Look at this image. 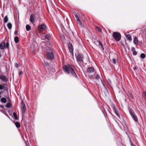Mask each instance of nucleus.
<instances>
[{
    "instance_id": "obj_1",
    "label": "nucleus",
    "mask_w": 146,
    "mask_h": 146,
    "mask_svg": "<svg viewBox=\"0 0 146 146\" xmlns=\"http://www.w3.org/2000/svg\"><path fill=\"white\" fill-rule=\"evenodd\" d=\"M63 69L64 72L68 74L71 73L74 77L77 78V76L74 70L70 64L64 66Z\"/></svg>"
},
{
    "instance_id": "obj_2",
    "label": "nucleus",
    "mask_w": 146,
    "mask_h": 146,
    "mask_svg": "<svg viewBox=\"0 0 146 146\" xmlns=\"http://www.w3.org/2000/svg\"><path fill=\"white\" fill-rule=\"evenodd\" d=\"M47 50L46 54V58L50 60H53L54 58V55L53 53V49L49 47L46 48Z\"/></svg>"
},
{
    "instance_id": "obj_3",
    "label": "nucleus",
    "mask_w": 146,
    "mask_h": 146,
    "mask_svg": "<svg viewBox=\"0 0 146 146\" xmlns=\"http://www.w3.org/2000/svg\"><path fill=\"white\" fill-rule=\"evenodd\" d=\"M84 57L82 54H79L77 57V60L78 64L80 66L84 64L83 59Z\"/></svg>"
},
{
    "instance_id": "obj_4",
    "label": "nucleus",
    "mask_w": 146,
    "mask_h": 146,
    "mask_svg": "<svg viewBox=\"0 0 146 146\" xmlns=\"http://www.w3.org/2000/svg\"><path fill=\"white\" fill-rule=\"evenodd\" d=\"M113 38L117 41H119L121 38V35L119 33L117 32H114L113 33Z\"/></svg>"
},
{
    "instance_id": "obj_5",
    "label": "nucleus",
    "mask_w": 146,
    "mask_h": 146,
    "mask_svg": "<svg viewBox=\"0 0 146 146\" xmlns=\"http://www.w3.org/2000/svg\"><path fill=\"white\" fill-rule=\"evenodd\" d=\"M9 46L8 42L6 43L4 42H3L0 44V49L1 50H3L4 48H7Z\"/></svg>"
},
{
    "instance_id": "obj_6",
    "label": "nucleus",
    "mask_w": 146,
    "mask_h": 146,
    "mask_svg": "<svg viewBox=\"0 0 146 146\" xmlns=\"http://www.w3.org/2000/svg\"><path fill=\"white\" fill-rule=\"evenodd\" d=\"M47 27L44 24H43L39 25L38 27V30L39 32H41L43 30H46Z\"/></svg>"
},
{
    "instance_id": "obj_7",
    "label": "nucleus",
    "mask_w": 146,
    "mask_h": 146,
    "mask_svg": "<svg viewBox=\"0 0 146 146\" xmlns=\"http://www.w3.org/2000/svg\"><path fill=\"white\" fill-rule=\"evenodd\" d=\"M36 17V15L33 14H31L30 16V21L32 24H34L35 22Z\"/></svg>"
},
{
    "instance_id": "obj_8",
    "label": "nucleus",
    "mask_w": 146,
    "mask_h": 146,
    "mask_svg": "<svg viewBox=\"0 0 146 146\" xmlns=\"http://www.w3.org/2000/svg\"><path fill=\"white\" fill-rule=\"evenodd\" d=\"M22 112L23 114H25L26 110V108L25 104L22 102L21 104Z\"/></svg>"
},
{
    "instance_id": "obj_9",
    "label": "nucleus",
    "mask_w": 146,
    "mask_h": 146,
    "mask_svg": "<svg viewBox=\"0 0 146 146\" xmlns=\"http://www.w3.org/2000/svg\"><path fill=\"white\" fill-rule=\"evenodd\" d=\"M7 84L6 83H4L2 85L0 84V90H3L5 91L7 90Z\"/></svg>"
},
{
    "instance_id": "obj_10",
    "label": "nucleus",
    "mask_w": 146,
    "mask_h": 146,
    "mask_svg": "<svg viewBox=\"0 0 146 146\" xmlns=\"http://www.w3.org/2000/svg\"><path fill=\"white\" fill-rule=\"evenodd\" d=\"M0 79L4 82H6L8 80V78L3 75H0Z\"/></svg>"
},
{
    "instance_id": "obj_11",
    "label": "nucleus",
    "mask_w": 146,
    "mask_h": 146,
    "mask_svg": "<svg viewBox=\"0 0 146 146\" xmlns=\"http://www.w3.org/2000/svg\"><path fill=\"white\" fill-rule=\"evenodd\" d=\"M98 46L102 50H104V48L103 46V44L100 41L98 40Z\"/></svg>"
},
{
    "instance_id": "obj_12",
    "label": "nucleus",
    "mask_w": 146,
    "mask_h": 146,
    "mask_svg": "<svg viewBox=\"0 0 146 146\" xmlns=\"http://www.w3.org/2000/svg\"><path fill=\"white\" fill-rule=\"evenodd\" d=\"M94 68L92 67H90L88 68L87 72L88 73H91L94 72Z\"/></svg>"
},
{
    "instance_id": "obj_13",
    "label": "nucleus",
    "mask_w": 146,
    "mask_h": 146,
    "mask_svg": "<svg viewBox=\"0 0 146 146\" xmlns=\"http://www.w3.org/2000/svg\"><path fill=\"white\" fill-rule=\"evenodd\" d=\"M75 17L77 19V21L78 22V24L80 26H82V23L81 20L79 19L78 16L77 15H75Z\"/></svg>"
},
{
    "instance_id": "obj_14",
    "label": "nucleus",
    "mask_w": 146,
    "mask_h": 146,
    "mask_svg": "<svg viewBox=\"0 0 146 146\" xmlns=\"http://www.w3.org/2000/svg\"><path fill=\"white\" fill-rule=\"evenodd\" d=\"M125 37L129 41H131L132 40V38L130 34H125Z\"/></svg>"
},
{
    "instance_id": "obj_15",
    "label": "nucleus",
    "mask_w": 146,
    "mask_h": 146,
    "mask_svg": "<svg viewBox=\"0 0 146 146\" xmlns=\"http://www.w3.org/2000/svg\"><path fill=\"white\" fill-rule=\"evenodd\" d=\"M45 38L48 40H50L51 39V37L49 34H47L45 36Z\"/></svg>"
},
{
    "instance_id": "obj_16",
    "label": "nucleus",
    "mask_w": 146,
    "mask_h": 146,
    "mask_svg": "<svg viewBox=\"0 0 146 146\" xmlns=\"http://www.w3.org/2000/svg\"><path fill=\"white\" fill-rule=\"evenodd\" d=\"M1 102L3 103H6L7 102V99H6L4 97H3L2 98L0 99Z\"/></svg>"
},
{
    "instance_id": "obj_17",
    "label": "nucleus",
    "mask_w": 146,
    "mask_h": 146,
    "mask_svg": "<svg viewBox=\"0 0 146 146\" xmlns=\"http://www.w3.org/2000/svg\"><path fill=\"white\" fill-rule=\"evenodd\" d=\"M129 112L130 115L131 116L135 115V113H134V112L132 109H130Z\"/></svg>"
},
{
    "instance_id": "obj_18",
    "label": "nucleus",
    "mask_w": 146,
    "mask_h": 146,
    "mask_svg": "<svg viewBox=\"0 0 146 146\" xmlns=\"http://www.w3.org/2000/svg\"><path fill=\"white\" fill-rule=\"evenodd\" d=\"M133 41L134 43L136 45H137L138 44V40H137V38L136 37H135L134 38Z\"/></svg>"
},
{
    "instance_id": "obj_19",
    "label": "nucleus",
    "mask_w": 146,
    "mask_h": 146,
    "mask_svg": "<svg viewBox=\"0 0 146 146\" xmlns=\"http://www.w3.org/2000/svg\"><path fill=\"white\" fill-rule=\"evenodd\" d=\"M68 46L69 49L70 50V51L71 52L72 51L73 48L72 47V45L71 44H68Z\"/></svg>"
},
{
    "instance_id": "obj_20",
    "label": "nucleus",
    "mask_w": 146,
    "mask_h": 146,
    "mask_svg": "<svg viewBox=\"0 0 146 146\" xmlns=\"http://www.w3.org/2000/svg\"><path fill=\"white\" fill-rule=\"evenodd\" d=\"M110 60L113 63L115 64L116 63V59L115 58H111V59H110Z\"/></svg>"
},
{
    "instance_id": "obj_21",
    "label": "nucleus",
    "mask_w": 146,
    "mask_h": 146,
    "mask_svg": "<svg viewBox=\"0 0 146 146\" xmlns=\"http://www.w3.org/2000/svg\"><path fill=\"white\" fill-rule=\"evenodd\" d=\"M131 50L133 51V55H136L137 54V52L135 50V48H132Z\"/></svg>"
},
{
    "instance_id": "obj_22",
    "label": "nucleus",
    "mask_w": 146,
    "mask_h": 146,
    "mask_svg": "<svg viewBox=\"0 0 146 146\" xmlns=\"http://www.w3.org/2000/svg\"><path fill=\"white\" fill-rule=\"evenodd\" d=\"M31 29V26L28 25H27L26 26V29L27 31H29Z\"/></svg>"
},
{
    "instance_id": "obj_23",
    "label": "nucleus",
    "mask_w": 146,
    "mask_h": 146,
    "mask_svg": "<svg viewBox=\"0 0 146 146\" xmlns=\"http://www.w3.org/2000/svg\"><path fill=\"white\" fill-rule=\"evenodd\" d=\"M96 30L99 32H102L101 29L98 26H96L95 27Z\"/></svg>"
},
{
    "instance_id": "obj_24",
    "label": "nucleus",
    "mask_w": 146,
    "mask_h": 146,
    "mask_svg": "<svg viewBox=\"0 0 146 146\" xmlns=\"http://www.w3.org/2000/svg\"><path fill=\"white\" fill-rule=\"evenodd\" d=\"M7 26L8 29L10 30L12 28V25L10 23H9L7 24Z\"/></svg>"
},
{
    "instance_id": "obj_25",
    "label": "nucleus",
    "mask_w": 146,
    "mask_h": 146,
    "mask_svg": "<svg viewBox=\"0 0 146 146\" xmlns=\"http://www.w3.org/2000/svg\"><path fill=\"white\" fill-rule=\"evenodd\" d=\"M15 42L16 43H17L19 42V39L17 36H15L14 38Z\"/></svg>"
},
{
    "instance_id": "obj_26",
    "label": "nucleus",
    "mask_w": 146,
    "mask_h": 146,
    "mask_svg": "<svg viewBox=\"0 0 146 146\" xmlns=\"http://www.w3.org/2000/svg\"><path fill=\"white\" fill-rule=\"evenodd\" d=\"M8 18L7 16V15L5 17L4 19V22L5 23H6L8 21Z\"/></svg>"
},
{
    "instance_id": "obj_27",
    "label": "nucleus",
    "mask_w": 146,
    "mask_h": 146,
    "mask_svg": "<svg viewBox=\"0 0 146 146\" xmlns=\"http://www.w3.org/2000/svg\"><path fill=\"white\" fill-rule=\"evenodd\" d=\"M132 117L135 121H138L137 117L135 115L132 116Z\"/></svg>"
},
{
    "instance_id": "obj_28",
    "label": "nucleus",
    "mask_w": 146,
    "mask_h": 146,
    "mask_svg": "<svg viewBox=\"0 0 146 146\" xmlns=\"http://www.w3.org/2000/svg\"><path fill=\"white\" fill-rule=\"evenodd\" d=\"M143 97L146 100V92H144L143 94Z\"/></svg>"
},
{
    "instance_id": "obj_29",
    "label": "nucleus",
    "mask_w": 146,
    "mask_h": 146,
    "mask_svg": "<svg viewBox=\"0 0 146 146\" xmlns=\"http://www.w3.org/2000/svg\"><path fill=\"white\" fill-rule=\"evenodd\" d=\"M11 103H8L6 104L5 107L6 108H10L11 107Z\"/></svg>"
},
{
    "instance_id": "obj_30",
    "label": "nucleus",
    "mask_w": 146,
    "mask_h": 146,
    "mask_svg": "<svg viewBox=\"0 0 146 146\" xmlns=\"http://www.w3.org/2000/svg\"><path fill=\"white\" fill-rule=\"evenodd\" d=\"M15 125L17 128H19L20 126V125L19 122H16L15 123Z\"/></svg>"
},
{
    "instance_id": "obj_31",
    "label": "nucleus",
    "mask_w": 146,
    "mask_h": 146,
    "mask_svg": "<svg viewBox=\"0 0 146 146\" xmlns=\"http://www.w3.org/2000/svg\"><path fill=\"white\" fill-rule=\"evenodd\" d=\"M140 57L142 58H144L145 57V55L144 53H142L140 55Z\"/></svg>"
},
{
    "instance_id": "obj_32",
    "label": "nucleus",
    "mask_w": 146,
    "mask_h": 146,
    "mask_svg": "<svg viewBox=\"0 0 146 146\" xmlns=\"http://www.w3.org/2000/svg\"><path fill=\"white\" fill-rule=\"evenodd\" d=\"M13 115L15 119H17V117L16 113L15 112H14L13 113Z\"/></svg>"
},
{
    "instance_id": "obj_33",
    "label": "nucleus",
    "mask_w": 146,
    "mask_h": 146,
    "mask_svg": "<svg viewBox=\"0 0 146 146\" xmlns=\"http://www.w3.org/2000/svg\"><path fill=\"white\" fill-rule=\"evenodd\" d=\"M115 109V113L118 116V117L120 118V117L119 115V114L116 111V110Z\"/></svg>"
},
{
    "instance_id": "obj_34",
    "label": "nucleus",
    "mask_w": 146,
    "mask_h": 146,
    "mask_svg": "<svg viewBox=\"0 0 146 146\" xmlns=\"http://www.w3.org/2000/svg\"><path fill=\"white\" fill-rule=\"evenodd\" d=\"M129 96L132 99H134L133 97V95H132V94H131V93H129Z\"/></svg>"
},
{
    "instance_id": "obj_35",
    "label": "nucleus",
    "mask_w": 146,
    "mask_h": 146,
    "mask_svg": "<svg viewBox=\"0 0 146 146\" xmlns=\"http://www.w3.org/2000/svg\"><path fill=\"white\" fill-rule=\"evenodd\" d=\"M44 63L45 65L46 66H48L49 64L48 62L46 61H44Z\"/></svg>"
},
{
    "instance_id": "obj_36",
    "label": "nucleus",
    "mask_w": 146,
    "mask_h": 146,
    "mask_svg": "<svg viewBox=\"0 0 146 146\" xmlns=\"http://www.w3.org/2000/svg\"><path fill=\"white\" fill-rule=\"evenodd\" d=\"M96 78L97 80H99L100 78V77L98 75H97L96 76Z\"/></svg>"
},
{
    "instance_id": "obj_37",
    "label": "nucleus",
    "mask_w": 146,
    "mask_h": 146,
    "mask_svg": "<svg viewBox=\"0 0 146 146\" xmlns=\"http://www.w3.org/2000/svg\"><path fill=\"white\" fill-rule=\"evenodd\" d=\"M18 32L17 31H15L14 32V34L15 35H17L18 34Z\"/></svg>"
},
{
    "instance_id": "obj_38",
    "label": "nucleus",
    "mask_w": 146,
    "mask_h": 146,
    "mask_svg": "<svg viewBox=\"0 0 146 146\" xmlns=\"http://www.w3.org/2000/svg\"><path fill=\"white\" fill-rule=\"evenodd\" d=\"M23 73V72L21 71H20V72L19 73V76L21 75Z\"/></svg>"
},
{
    "instance_id": "obj_39",
    "label": "nucleus",
    "mask_w": 146,
    "mask_h": 146,
    "mask_svg": "<svg viewBox=\"0 0 146 146\" xmlns=\"http://www.w3.org/2000/svg\"><path fill=\"white\" fill-rule=\"evenodd\" d=\"M15 66L17 68H18L19 67V65H18V64H17V63H16L15 64Z\"/></svg>"
},
{
    "instance_id": "obj_40",
    "label": "nucleus",
    "mask_w": 146,
    "mask_h": 146,
    "mask_svg": "<svg viewBox=\"0 0 146 146\" xmlns=\"http://www.w3.org/2000/svg\"><path fill=\"white\" fill-rule=\"evenodd\" d=\"M0 106L1 108H3L4 107V106L2 105H1Z\"/></svg>"
},
{
    "instance_id": "obj_41",
    "label": "nucleus",
    "mask_w": 146,
    "mask_h": 146,
    "mask_svg": "<svg viewBox=\"0 0 146 146\" xmlns=\"http://www.w3.org/2000/svg\"><path fill=\"white\" fill-rule=\"evenodd\" d=\"M93 77V76H90V78H92V77Z\"/></svg>"
},
{
    "instance_id": "obj_42",
    "label": "nucleus",
    "mask_w": 146,
    "mask_h": 146,
    "mask_svg": "<svg viewBox=\"0 0 146 146\" xmlns=\"http://www.w3.org/2000/svg\"><path fill=\"white\" fill-rule=\"evenodd\" d=\"M3 92L2 91H1V92L0 91V95H1V93H3Z\"/></svg>"
},
{
    "instance_id": "obj_43",
    "label": "nucleus",
    "mask_w": 146,
    "mask_h": 146,
    "mask_svg": "<svg viewBox=\"0 0 146 146\" xmlns=\"http://www.w3.org/2000/svg\"><path fill=\"white\" fill-rule=\"evenodd\" d=\"M136 69V67H135L134 68V69Z\"/></svg>"
},
{
    "instance_id": "obj_44",
    "label": "nucleus",
    "mask_w": 146,
    "mask_h": 146,
    "mask_svg": "<svg viewBox=\"0 0 146 146\" xmlns=\"http://www.w3.org/2000/svg\"><path fill=\"white\" fill-rule=\"evenodd\" d=\"M1 65V64L0 63V65Z\"/></svg>"
},
{
    "instance_id": "obj_45",
    "label": "nucleus",
    "mask_w": 146,
    "mask_h": 146,
    "mask_svg": "<svg viewBox=\"0 0 146 146\" xmlns=\"http://www.w3.org/2000/svg\"><path fill=\"white\" fill-rule=\"evenodd\" d=\"M1 97V96H0V98Z\"/></svg>"
},
{
    "instance_id": "obj_46",
    "label": "nucleus",
    "mask_w": 146,
    "mask_h": 146,
    "mask_svg": "<svg viewBox=\"0 0 146 146\" xmlns=\"http://www.w3.org/2000/svg\"><path fill=\"white\" fill-rule=\"evenodd\" d=\"M132 146H133V145H132Z\"/></svg>"
}]
</instances>
